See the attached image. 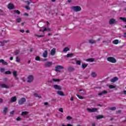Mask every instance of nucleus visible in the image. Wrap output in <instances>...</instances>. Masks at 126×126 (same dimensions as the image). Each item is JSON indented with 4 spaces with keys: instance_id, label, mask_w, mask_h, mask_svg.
Segmentation results:
<instances>
[{
    "instance_id": "obj_61",
    "label": "nucleus",
    "mask_w": 126,
    "mask_h": 126,
    "mask_svg": "<svg viewBox=\"0 0 126 126\" xmlns=\"http://www.w3.org/2000/svg\"><path fill=\"white\" fill-rule=\"evenodd\" d=\"M71 101H73V96H71L70 98Z\"/></svg>"
},
{
    "instance_id": "obj_48",
    "label": "nucleus",
    "mask_w": 126,
    "mask_h": 126,
    "mask_svg": "<svg viewBox=\"0 0 126 126\" xmlns=\"http://www.w3.org/2000/svg\"><path fill=\"white\" fill-rule=\"evenodd\" d=\"M0 71L1 72H4V68H0Z\"/></svg>"
},
{
    "instance_id": "obj_23",
    "label": "nucleus",
    "mask_w": 126,
    "mask_h": 126,
    "mask_svg": "<svg viewBox=\"0 0 126 126\" xmlns=\"http://www.w3.org/2000/svg\"><path fill=\"white\" fill-rule=\"evenodd\" d=\"M87 110L89 112V113H94V112H95V108H94L93 109L87 108Z\"/></svg>"
},
{
    "instance_id": "obj_11",
    "label": "nucleus",
    "mask_w": 126,
    "mask_h": 126,
    "mask_svg": "<svg viewBox=\"0 0 126 126\" xmlns=\"http://www.w3.org/2000/svg\"><path fill=\"white\" fill-rule=\"evenodd\" d=\"M56 48H53L51 51H50V55L51 56H55L56 55Z\"/></svg>"
},
{
    "instance_id": "obj_4",
    "label": "nucleus",
    "mask_w": 126,
    "mask_h": 126,
    "mask_svg": "<svg viewBox=\"0 0 126 126\" xmlns=\"http://www.w3.org/2000/svg\"><path fill=\"white\" fill-rule=\"evenodd\" d=\"M109 24H110V25L118 24V21L116 20L114 18L110 19V20L109 21Z\"/></svg>"
},
{
    "instance_id": "obj_8",
    "label": "nucleus",
    "mask_w": 126,
    "mask_h": 126,
    "mask_svg": "<svg viewBox=\"0 0 126 126\" xmlns=\"http://www.w3.org/2000/svg\"><path fill=\"white\" fill-rule=\"evenodd\" d=\"M52 65H53V62H46L44 64L45 67H50Z\"/></svg>"
},
{
    "instance_id": "obj_39",
    "label": "nucleus",
    "mask_w": 126,
    "mask_h": 126,
    "mask_svg": "<svg viewBox=\"0 0 126 126\" xmlns=\"http://www.w3.org/2000/svg\"><path fill=\"white\" fill-rule=\"evenodd\" d=\"M35 60L38 61L39 62H41V60H40V57H39V56H37L36 57H35Z\"/></svg>"
},
{
    "instance_id": "obj_35",
    "label": "nucleus",
    "mask_w": 126,
    "mask_h": 126,
    "mask_svg": "<svg viewBox=\"0 0 126 126\" xmlns=\"http://www.w3.org/2000/svg\"><path fill=\"white\" fill-rule=\"evenodd\" d=\"M66 120H67L68 121H70V120H72V117L70 116H68L66 117Z\"/></svg>"
},
{
    "instance_id": "obj_59",
    "label": "nucleus",
    "mask_w": 126,
    "mask_h": 126,
    "mask_svg": "<svg viewBox=\"0 0 126 126\" xmlns=\"http://www.w3.org/2000/svg\"><path fill=\"white\" fill-rule=\"evenodd\" d=\"M49 41H50V39H47L44 40V42H49Z\"/></svg>"
},
{
    "instance_id": "obj_18",
    "label": "nucleus",
    "mask_w": 126,
    "mask_h": 126,
    "mask_svg": "<svg viewBox=\"0 0 126 126\" xmlns=\"http://www.w3.org/2000/svg\"><path fill=\"white\" fill-rule=\"evenodd\" d=\"M117 80H119V78L117 77H114L111 80V82H112V83H115V82L117 81Z\"/></svg>"
},
{
    "instance_id": "obj_50",
    "label": "nucleus",
    "mask_w": 126,
    "mask_h": 126,
    "mask_svg": "<svg viewBox=\"0 0 126 126\" xmlns=\"http://www.w3.org/2000/svg\"><path fill=\"white\" fill-rule=\"evenodd\" d=\"M2 42L5 43H8L9 42V40H3Z\"/></svg>"
},
{
    "instance_id": "obj_55",
    "label": "nucleus",
    "mask_w": 126,
    "mask_h": 126,
    "mask_svg": "<svg viewBox=\"0 0 126 126\" xmlns=\"http://www.w3.org/2000/svg\"><path fill=\"white\" fill-rule=\"evenodd\" d=\"M10 114L11 115H13V114H14V111H11V112H10Z\"/></svg>"
},
{
    "instance_id": "obj_27",
    "label": "nucleus",
    "mask_w": 126,
    "mask_h": 126,
    "mask_svg": "<svg viewBox=\"0 0 126 126\" xmlns=\"http://www.w3.org/2000/svg\"><path fill=\"white\" fill-rule=\"evenodd\" d=\"M113 44H114L115 45H118L119 44V41L118 39H115L112 41Z\"/></svg>"
},
{
    "instance_id": "obj_34",
    "label": "nucleus",
    "mask_w": 126,
    "mask_h": 126,
    "mask_svg": "<svg viewBox=\"0 0 126 126\" xmlns=\"http://www.w3.org/2000/svg\"><path fill=\"white\" fill-rule=\"evenodd\" d=\"M120 19H121V20H123V21H124V22H126V18H124V17H120Z\"/></svg>"
},
{
    "instance_id": "obj_20",
    "label": "nucleus",
    "mask_w": 126,
    "mask_h": 126,
    "mask_svg": "<svg viewBox=\"0 0 126 126\" xmlns=\"http://www.w3.org/2000/svg\"><path fill=\"white\" fill-rule=\"evenodd\" d=\"M29 114V112L27 111H23L21 113V116H23V117H25V116H27Z\"/></svg>"
},
{
    "instance_id": "obj_6",
    "label": "nucleus",
    "mask_w": 126,
    "mask_h": 126,
    "mask_svg": "<svg viewBox=\"0 0 126 126\" xmlns=\"http://www.w3.org/2000/svg\"><path fill=\"white\" fill-rule=\"evenodd\" d=\"M25 102H26V98H25V97H23V98H21L20 100H19L18 104L19 105H23V104H24Z\"/></svg>"
},
{
    "instance_id": "obj_42",
    "label": "nucleus",
    "mask_w": 126,
    "mask_h": 126,
    "mask_svg": "<svg viewBox=\"0 0 126 126\" xmlns=\"http://www.w3.org/2000/svg\"><path fill=\"white\" fill-rule=\"evenodd\" d=\"M44 105L47 106V107H51V105L49 104L48 102H44Z\"/></svg>"
},
{
    "instance_id": "obj_25",
    "label": "nucleus",
    "mask_w": 126,
    "mask_h": 126,
    "mask_svg": "<svg viewBox=\"0 0 126 126\" xmlns=\"http://www.w3.org/2000/svg\"><path fill=\"white\" fill-rule=\"evenodd\" d=\"M88 65V63H82V68L83 69H85V68H86L87 67V66Z\"/></svg>"
},
{
    "instance_id": "obj_16",
    "label": "nucleus",
    "mask_w": 126,
    "mask_h": 126,
    "mask_svg": "<svg viewBox=\"0 0 126 126\" xmlns=\"http://www.w3.org/2000/svg\"><path fill=\"white\" fill-rule=\"evenodd\" d=\"M53 81L54 82H60V81H61V79L53 78L52 80L49 81V82L52 83Z\"/></svg>"
},
{
    "instance_id": "obj_17",
    "label": "nucleus",
    "mask_w": 126,
    "mask_h": 126,
    "mask_svg": "<svg viewBox=\"0 0 126 126\" xmlns=\"http://www.w3.org/2000/svg\"><path fill=\"white\" fill-rule=\"evenodd\" d=\"M42 57L43 58H47L48 57V51L47 50H44L43 55H42Z\"/></svg>"
},
{
    "instance_id": "obj_44",
    "label": "nucleus",
    "mask_w": 126,
    "mask_h": 126,
    "mask_svg": "<svg viewBox=\"0 0 126 126\" xmlns=\"http://www.w3.org/2000/svg\"><path fill=\"white\" fill-rule=\"evenodd\" d=\"M59 111L61 113H63V108H59Z\"/></svg>"
},
{
    "instance_id": "obj_40",
    "label": "nucleus",
    "mask_w": 126,
    "mask_h": 126,
    "mask_svg": "<svg viewBox=\"0 0 126 126\" xmlns=\"http://www.w3.org/2000/svg\"><path fill=\"white\" fill-rule=\"evenodd\" d=\"M5 74H11V72L10 70L5 72Z\"/></svg>"
},
{
    "instance_id": "obj_32",
    "label": "nucleus",
    "mask_w": 126,
    "mask_h": 126,
    "mask_svg": "<svg viewBox=\"0 0 126 126\" xmlns=\"http://www.w3.org/2000/svg\"><path fill=\"white\" fill-rule=\"evenodd\" d=\"M76 64H78V65H80L81 64V61L79 60H76Z\"/></svg>"
},
{
    "instance_id": "obj_30",
    "label": "nucleus",
    "mask_w": 126,
    "mask_h": 126,
    "mask_svg": "<svg viewBox=\"0 0 126 126\" xmlns=\"http://www.w3.org/2000/svg\"><path fill=\"white\" fill-rule=\"evenodd\" d=\"M7 107H6L4 108L3 112H4V115H6V113H7Z\"/></svg>"
},
{
    "instance_id": "obj_64",
    "label": "nucleus",
    "mask_w": 126,
    "mask_h": 126,
    "mask_svg": "<svg viewBox=\"0 0 126 126\" xmlns=\"http://www.w3.org/2000/svg\"><path fill=\"white\" fill-rule=\"evenodd\" d=\"M67 126H72L71 124H67Z\"/></svg>"
},
{
    "instance_id": "obj_14",
    "label": "nucleus",
    "mask_w": 126,
    "mask_h": 126,
    "mask_svg": "<svg viewBox=\"0 0 126 126\" xmlns=\"http://www.w3.org/2000/svg\"><path fill=\"white\" fill-rule=\"evenodd\" d=\"M0 63H2V64H3V65H8V63L4 61L3 59L0 60Z\"/></svg>"
},
{
    "instance_id": "obj_19",
    "label": "nucleus",
    "mask_w": 126,
    "mask_h": 126,
    "mask_svg": "<svg viewBox=\"0 0 126 126\" xmlns=\"http://www.w3.org/2000/svg\"><path fill=\"white\" fill-rule=\"evenodd\" d=\"M10 102H11V103H13L14 102H16V96H13L12 97L10 100Z\"/></svg>"
},
{
    "instance_id": "obj_5",
    "label": "nucleus",
    "mask_w": 126,
    "mask_h": 126,
    "mask_svg": "<svg viewBox=\"0 0 126 126\" xmlns=\"http://www.w3.org/2000/svg\"><path fill=\"white\" fill-rule=\"evenodd\" d=\"M64 67L63 66L61 65H58L55 67V71H57L58 72H61V70L60 69H63Z\"/></svg>"
},
{
    "instance_id": "obj_29",
    "label": "nucleus",
    "mask_w": 126,
    "mask_h": 126,
    "mask_svg": "<svg viewBox=\"0 0 126 126\" xmlns=\"http://www.w3.org/2000/svg\"><path fill=\"white\" fill-rule=\"evenodd\" d=\"M89 43L90 44H93L95 43V41L94 40H93V39H89Z\"/></svg>"
},
{
    "instance_id": "obj_52",
    "label": "nucleus",
    "mask_w": 126,
    "mask_h": 126,
    "mask_svg": "<svg viewBox=\"0 0 126 126\" xmlns=\"http://www.w3.org/2000/svg\"><path fill=\"white\" fill-rule=\"evenodd\" d=\"M20 32H21V33H24V32H25V31H24V30H20Z\"/></svg>"
},
{
    "instance_id": "obj_49",
    "label": "nucleus",
    "mask_w": 126,
    "mask_h": 126,
    "mask_svg": "<svg viewBox=\"0 0 126 126\" xmlns=\"http://www.w3.org/2000/svg\"><path fill=\"white\" fill-rule=\"evenodd\" d=\"M16 121H21V118L18 117L16 119Z\"/></svg>"
},
{
    "instance_id": "obj_45",
    "label": "nucleus",
    "mask_w": 126,
    "mask_h": 126,
    "mask_svg": "<svg viewBox=\"0 0 126 126\" xmlns=\"http://www.w3.org/2000/svg\"><path fill=\"white\" fill-rule=\"evenodd\" d=\"M91 76L92 77H95V72H93L92 73Z\"/></svg>"
},
{
    "instance_id": "obj_12",
    "label": "nucleus",
    "mask_w": 126,
    "mask_h": 126,
    "mask_svg": "<svg viewBox=\"0 0 126 126\" xmlns=\"http://www.w3.org/2000/svg\"><path fill=\"white\" fill-rule=\"evenodd\" d=\"M75 69H74V67L72 66H69L67 68V70L69 71V72H72V71H74Z\"/></svg>"
},
{
    "instance_id": "obj_3",
    "label": "nucleus",
    "mask_w": 126,
    "mask_h": 126,
    "mask_svg": "<svg viewBox=\"0 0 126 126\" xmlns=\"http://www.w3.org/2000/svg\"><path fill=\"white\" fill-rule=\"evenodd\" d=\"M72 9L76 12H78V11H80L81 10V7L79 6H73L72 7Z\"/></svg>"
},
{
    "instance_id": "obj_38",
    "label": "nucleus",
    "mask_w": 126,
    "mask_h": 126,
    "mask_svg": "<svg viewBox=\"0 0 126 126\" xmlns=\"http://www.w3.org/2000/svg\"><path fill=\"white\" fill-rule=\"evenodd\" d=\"M34 36H35V37H44V35H38V34H35Z\"/></svg>"
},
{
    "instance_id": "obj_28",
    "label": "nucleus",
    "mask_w": 126,
    "mask_h": 126,
    "mask_svg": "<svg viewBox=\"0 0 126 126\" xmlns=\"http://www.w3.org/2000/svg\"><path fill=\"white\" fill-rule=\"evenodd\" d=\"M86 62H89L92 63V62H94L95 61V59L94 58H91V59H88L86 60Z\"/></svg>"
},
{
    "instance_id": "obj_56",
    "label": "nucleus",
    "mask_w": 126,
    "mask_h": 126,
    "mask_svg": "<svg viewBox=\"0 0 126 126\" xmlns=\"http://www.w3.org/2000/svg\"><path fill=\"white\" fill-rule=\"evenodd\" d=\"M2 102H3L2 98H0V103H2Z\"/></svg>"
},
{
    "instance_id": "obj_63",
    "label": "nucleus",
    "mask_w": 126,
    "mask_h": 126,
    "mask_svg": "<svg viewBox=\"0 0 126 126\" xmlns=\"http://www.w3.org/2000/svg\"><path fill=\"white\" fill-rule=\"evenodd\" d=\"M123 93H124V94H125V95H126V91H124L123 92Z\"/></svg>"
},
{
    "instance_id": "obj_15",
    "label": "nucleus",
    "mask_w": 126,
    "mask_h": 126,
    "mask_svg": "<svg viewBox=\"0 0 126 126\" xmlns=\"http://www.w3.org/2000/svg\"><path fill=\"white\" fill-rule=\"evenodd\" d=\"M0 86H1L2 88H6V89H8V88H9V86L5 84H0Z\"/></svg>"
},
{
    "instance_id": "obj_26",
    "label": "nucleus",
    "mask_w": 126,
    "mask_h": 126,
    "mask_svg": "<svg viewBox=\"0 0 126 126\" xmlns=\"http://www.w3.org/2000/svg\"><path fill=\"white\" fill-rule=\"evenodd\" d=\"M68 51H69V48L68 47H65L63 49V53H66V52H67Z\"/></svg>"
},
{
    "instance_id": "obj_60",
    "label": "nucleus",
    "mask_w": 126,
    "mask_h": 126,
    "mask_svg": "<svg viewBox=\"0 0 126 126\" xmlns=\"http://www.w3.org/2000/svg\"><path fill=\"white\" fill-rule=\"evenodd\" d=\"M79 99H81V100H82V99H83V97L82 96H80Z\"/></svg>"
},
{
    "instance_id": "obj_54",
    "label": "nucleus",
    "mask_w": 126,
    "mask_h": 126,
    "mask_svg": "<svg viewBox=\"0 0 126 126\" xmlns=\"http://www.w3.org/2000/svg\"><path fill=\"white\" fill-rule=\"evenodd\" d=\"M34 96H35V97H38V94H37V93H35V94H34Z\"/></svg>"
},
{
    "instance_id": "obj_47",
    "label": "nucleus",
    "mask_w": 126,
    "mask_h": 126,
    "mask_svg": "<svg viewBox=\"0 0 126 126\" xmlns=\"http://www.w3.org/2000/svg\"><path fill=\"white\" fill-rule=\"evenodd\" d=\"M25 8L26 9H27V10H30V9H31V8H30V7H28L27 6H25Z\"/></svg>"
},
{
    "instance_id": "obj_1",
    "label": "nucleus",
    "mask_w": 126,
    "mask_h": 126,
    "mask_svg": "<svg viewBox=\"0 0 126 126\" xmlns=\"http://www.w3.org/2000/svg\"><path fill=\"white\" fill-rule=\"evenodd\" d=\"M34 81V76L33 75H30L27 78L28 83H31Z\"/></svg>"
},
{
    "instance_id": "obj_22",
    "label": "nucleus",
    "mask_w": 126,
    "mask_h": 126,
    "mask_svg": "<svg viewBox=\"0 0 126 126\" xmlns=\"http://www.w3.org/2000/svg\"><path fill=\"white\" fill-rule=\"evenodd\" d=\"M104 118V116L102 115H98L96 116V120H101V119Z\"/></svg>"
},
{
    "instance_id": "obj_7",
    "label": "nucleus",
    "mask_w": 126,
    "mask_h": 126,
    "mask_svg": "<svg viewBox=\"0 0 126 126\" xmlns=\"http://www.w3.org/2000/svg\"><path fill=\"white\" fill-rule=\"evenodd\" d=\"M13 75L14 76V77H15V79H16V80H18V79H19V78H18V77H17V71H15V70H13Z\"/></svg>"
},
{
    "instance_id": "obj_41",
    "label": "nucleus",
    "mask_w": 126,
    "mask_h": 126,
    "mask_svg": "<svg viewBox=\"0 0 126 126\" xmlns=\"http://www.w3.org/2000/svg\"><path fill=\"white\" fill-rule=\"evenodd\" d=\"M16 62H17V63H20V59H19V58L18 57H17L16 58Z\"/></svg>"
},
{
    "instance_id": "obj_36",
    "label": "nucleus",
    "mask_w": 126,
    "mask_h": 126,
    "mask_svg": "<svg viewBox=\"0 0 126 126\" xmlns=\"http://www.w3.org/2000/svg\"><path fill=\"white\" fill-rule=\"evenodd\" d=\"M22 19L21 18H17L16 20V21L18 22V23H20V22H21Z\"/></svg>"
},
{
    "instance_id": "obj_43",
    "label": "nucleus",
    "mask_w": 126,
    "mask_h": 126,
    "mask_svg": "<svg viewBox=\"0 0 126 126\" xmlns=\"http://www.w3.org/2000/svg\"><path fill=\"white\" fill-rule=\"evenodd\" d=\"M19 53H20V51L19 50H16L15 52V55H18V54H19Z\"/></svg>"
},
{
    "instance_id": "obj_31",
    "label": "nucleus",
    "mask_w": 126,
    "mask_h": 126,
    "mask_svg": "<svg viewBox=\"0 0 126 126\" xmlns=\"http://www.w3.org/2000/svg\"><path fill=\"white\" fill-rule=\"evenodd\" d=\"M109 88H110V89H113L114 88H116V86L110 85L109 86Z\"/></svg>"
},
{
    "instance_id": "obj_57",
    "label": "nucleus",
    "mask_w": 126,
    "mask_h": 126,
    "mask_svg": "<svg viewBox=\"0 0 126 126\" xmlns=\"http://www.w3.org/2000/svg\"><path fill=\"white\" fill-rule=\"evenodd\" d=\"M47 31V28H45L44 29H43V30L42 31V32H44V31Z\"/></svg>"
},
{
    "instance_id": "obj_21",
    "label": "nucleus",
    "mask_w": 126,
    "mask_h": 126,
    "mask_svg": "<svg viewBox=\"0 0 126 126\" xmlns=\"http://www.w3.org/2000/svg\"><path fill=\"white\" fill-rule=\"evenodd\" d=\"M57 93V94L60 95V96H65V94H64V93L63 92H62V91H58Z\"/></svg>"
},
{
    "instance_id": "obj_10",
    "label": "nucleus",
    "mask_w": 126,
    "mask_h": 126,
    "mask_svg": "<svg viewBox=\"0 0 126 126\" xmlns=\"http://www.w3.org/2000/svg\"><path fill=\"white\" fill-rule=\"evenodd\" d=\"M53 88L56 90H62V87L59 86L58 85H54Z\"/></svg>"
},
{
    "instance_id": "obj_53",
    "label": "nucleus",
    "mask_w": 126,
    "mask_h": 126,
    "mask_svg": "<svg viewBox=\"0 0 126 126\" xmlns=\"http://www.w3.org/2000/svg\"><path fill=\"white\" fill-rule=\"evenodd\" d=\"M24 15L26 16H29V14L27 13H25L24 14Z\"/></svg>"
},
{
    "instance_id": "obj_24",
    "label": "nucleus",
    "mask_w": 126,
    "mask_h": 126,
    "mask_svg": "<svg viewBox=\"0 0 126 126\" xmlns=\"http://www.w3.org/2000/svg\"><path fill=\"white\" fill-rule=\"evenodd\" d=\"M74 56V53L67 54L66 56V58H72Z\"/></svg>"
},
{
    "instance_id": "obj_62",
    "label": "nucleus",
    "mask_w": 126,
    "mask_h": 126,
    "mask_svg": "<svg viewBox=\"0 0 126 126\" xmlns=\"http://www.w3.org/2000/svg\"><path fill=\"white\" fill-rule=\"evenodd\" d=\"M92 126H95V123H93L92 124Z\"/></svg>"
},
{
    "instance_id": "obj_9",
    "label": "nucleus",
    "mask_w": 126,
    "mask_h": 126,
    "mask_svg": "<svg viewBox=\"0 0 126 126\" xmlns=\"http://www.w3.org/2000/svg\"><path fill=\"white\" fill-rule=\"evenodd\" d=\"M7 7L10 10L14 9V5L11 3H9L7 5Z\"/></svg>"
},
{
    "instance_id": "obj_37",
    "label": "nucleus",
    "mask_w": 126,
    "mask_h": 126,
    "mask_svg": "<svg viewBox=\"0 0 126 126\" xmlns=\"http://www.w3.org/2000/svg\"><path fill=\"white\" fill-rule=\"evenodd\" d=\"M14 12L15 13H17V14H20V11H19V10H14Z\"/></svg>"
},
{
    "instance_id": "obj_46",
    "label": "nucleus",
    "mask_w": 126,
    "mask_h": 126,
    "mask_svg": "<svg viewBox=\"0 0 126 126\" xmlns=\"http://www.w3.org/2000/svg\"><path fill=\"white\" fill-rule=\"evenodd\" d=\"M25 3H27V4L28 5H29V4H30V2L29 1H28V0L25 1Z\"/></svg>"
},
{
    "instance_id": "obj_13",
    "label": "nucleus",
    "mask_w": 126,
    "mask_h": 126,
    "mask_svg": "<svg viewBox=\"0 0 126 126\" xmlns=\"http://www.w3.org/2000/svg\"><path fill=\"white\" fill-rule=\"evenodd\" d=\"M108 93V92L107 91H103L102 92L99 93L98 94V96H102V95H105V94H107Z\"/></svg>"
},
{
    "instance_id": "obj_51",
    "label": "nucleus",
    "mask_w": 126,
    "mask_h": 126,
    "mask_svg": "<svg viewBox=\"0 0 126 126\" xmlns=\"http://www.w3.org/2000/svg\"><path fill=\"white\" fill-rule=\"evenodd\" d=\"M89 78V76L84 77V79H88Z\"/></svg>"
},
{
    "instance_id": "obj_58",
    "label": "nucleus",
    "mask_w": 126,
    "mask_h": 126,
    "mask_svg": "<svg viewBox=\"0 0 126 126\" xmlns=\"http://www.w3.org/2000/svg\"><path fill=\"white\" fill-rule=\"evenodd\" d=\"M46 30H47V31L51 32V29H50V28H47V29H46Z\"/></svg>"
},
{
    "instance_id": "obj_2",
    "label": "nucleus",
    "mask_w": 126,
    "mask_h": 126,
    "mask_svg": "<svg viewBox=\"0 0 126 126\" xmlns=\"http://www.w3.org/2000/svg\"><path fill=\"white\" fill-rule=\"evenodd\" d=\"M108 62L112 63H117V60L114 57H108L107 58Z\"/></svg>"
},
{
    "instance_id": "obj_33",
    "label": "nucleus",
    "mask_w": 126,
    "mask_h": 126,
    "mask_svg": "<svg viewBox=\"0 0 126 126\" xmlns=\"http://www.w3.org/2000/svg\"><path fill=\"white\" fill-rule=\"evenodd\" d=\"M117 108L116 107H113L109 108V110H111V111H116Z\"/></svg>"
}]
</instances>
